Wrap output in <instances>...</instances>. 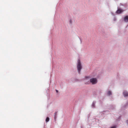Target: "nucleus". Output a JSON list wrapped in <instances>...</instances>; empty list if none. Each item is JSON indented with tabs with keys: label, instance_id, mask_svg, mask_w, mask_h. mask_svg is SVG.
Here are the masks:
<instances>
[{
	"label": "nucleus",
	"instance_id": "13",
	"mask_svg": "<svg viewBox=\"0 0 128 128\" xmlns=\"http://www.w3.org/2000/svg\"><path fill=\"white\" fill-rule=\"evenodd\" d=\"M54 119H55L56 118V116H54Z\"/></svg>",
	"mask_w": 128,
	"mask_h": 128
},
{
	"label": "nucleus",
	"instance_id": "4",
	"mask_svg": "<svg viewBox=\"0 0 128 128\" xmlns=\"http://www.w3.org/2000/svg\"><path fill=\"white\" fill-rule=\"evenodd\" d=\"M123 94L125 97L128 96V92L126 91H124L123 92Z\"/></svg>",
	"mask_w": 128,
	"mask_h": 128
},
{
	"label": "nucleus",
	"instance_id": "12",
	"mask_svg": "<svg viewBox=\"0 0 128 128\" xmlns=\"http://www.w3.org/2000/svg\"><path fill=\"white\" fill-rule=\"evenodd\" d=\"M94 103H93V104H92V106H94Z\"/></svg>",
	"mask_w": 128,
	"mask_h": 128
},
{
	"label": "nucleus",
	"instance_id": "10",
	"mask_svg": "<svg viewBox=\"0 0 128 128\" xmlns=\"http://www.w3.org/2000/svg\"><path fill=\"white\" fill-rule=\"evenodd\" d=\"M56 90L57 92H58V90Z\"/></svg>",
	"mask_w": 128,
	"mask_h": 128
},
{
	"label": "nucleus",
	"instance_id": "3",
	"mask_svg": "<svg viewBox=\"0 0 128 128\" xmlns=\"http://www.w3.org/2000/svg\"><path fill=\"white\" fill-rule=\"evenodd\" d=\"M123 11L121 9H118L116 11V13L117 14H119L121 13L122 12H123Z\"/></svg>",
	"mask_w": 128,
	"mask_h": 128
},
{
	"label": "nucleus",
	"instance_id": "8",
	"mask_svg": "<svg viewBox=\"0 0 128 128\" xmlns=\"http://www.w3.org/2000/svg\"><path fill=\"white\" fill-rule=\"evenodd\" d=\"M116 126H114L111 127L110 128H116Z\"/></svg>",
	"mask_w": 128,
	"mask_h": 128
},
{
	"label": "nucleus",
	"instance_id": "9",
	"mask_svg": "<svg viewBox=\"0 0 128 128\" xmlns=\"http://www.w3.org/2000/svg\"><path fill=\"white\" fill-rule=\"evenodd\" d=\"M56 114H57V112H55L54 113L55 115L56 116Z\"/></svg>",
	"mask_w": 128,
	"mask_h": 128
},
{
	"label": "nucleus",
	"instance_id": "5",
	"mask_svg": "<svg viewBox=\"0 0 128 128\" xmlns=\"http://www.w3.org/2000/svg\"><path fill=\"white\" fill-rule=\"evenodd\" d=\"M124 20L126 22H128V16H126L124 18Z\"/></svg>",
	"mask_w": 128,
	"mask_h": 128
},
{
	"label": "nucleus",
	"instance_id": "2",
	"mask_svg": "<svg viewBox=\"0 0 128 128\" xmlns=\"http://www.w3.org/2000/svg\"><path fill=\"white\" fill-rule=\"evenodd\" d=\"M77 68L78 73L80 74V70L82 68V66L80 60H78V61Z\"/></svg>",
	"mask_w": 128,
	"mask_h": 128
},
{
	"label": "nucleus",
	"instance_id": "14",
	"mask_svg": "<svg viewBox=\"0 0 128 128\" xmlns=\"http://www.w3.org/2000/svg\"><path fill=\"white\" fill-rule=\"evenodd\" d=\"M86 78H89V77H87Z\"/></svg>",
	"mask_w": 128,
	"mask_h": 128
},
{
	"label": "nucleus",
	"instance_id": "6",
	"mask_svg": "<svg viewBox=\"0 0 128 128\" xmlns=\"http://www.w3.org/2000/svg\"><path fill=\"white\" fill-rule=\"evenodd\" d=\"M49 118L48 117H47L46 119V122H48L49 121Z\"/></svg>",
	"mask_w": 128,
	"mask_h": 128
},
{
	"label": "nucleus",
	"instance_id": "1",
	"mask_svg": "<svg viewBox=\"0 0 128 128\" xmlns=\"http://www.w3.org/2000/svg\"><path fill=\"white\" fill-rule=\"evenodd\" d=\"M85 82H86L85 83L86 84H89L90 82H91L92 84H94L97 83V81L96 78H93L90 80V82L89 80L88 81L87 79H86L85 80Z\"/></svg>",
	"mask_w": 128,
	"mask_h": 128
},
{
	"label": "nucleus",
	"instance_id": "7",
	"mask_svg": "<svg viewBox=\"0 0 128 128\" xmlns=\"http://www.w3.org/2000/svg\"><path fill=\"white\" fill-rule=\"evenodd\" d=\"M108 94L109 95H110L111 94V92L110 91H108Z\"/></svg>",
	"mask_w": 128,
	"mask_h": 128
},
{
	"label": "nucleus",
	"instance_id": "11",
	"mask_svg": "<svg viewBox=\"0 0 128 128\" xmlns=\"http://www.w3.org/2000/svg\"><path fill=\"white\" fill-rule=\"evenodd\" d=\"M70 23H71L72 22V21L71 20L70 21Z\"/></svg>",
	"mask_w": 128,
	"mask_h": 128
}]
</instances>
